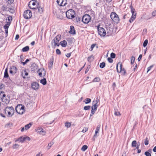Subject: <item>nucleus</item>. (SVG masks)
<instances>
[{"instance_id":"c03bdc74","label":"nucleus","mask_w":156,"mask_h":156,"mask_svg":"<svg viewBox=\"0 0 156 156\" xmlns=\"http://www.w3.org/2000/svg\"><path fill=\"white\" fill-rule=\"evenodd\" d=\"M90 108V106H86L84 107V109L85 110H89Z\"/></svg>"},{"instance_id":"0eeeda50","label":"nucleus","mask_w":156,"mask_h":156,"mask_svg":"<svg viewBox=\"0 0 156 156\" xmlns=\"http://www.w3.org/2000/svg\"><path fill=\"white\" fill-rule=\"evenodd\" d=\"M32 16V13L31 11L30 10H27L25 11L23 14L24 17L27 19H30Z\"/></svg>"},{"instance_id":"c9c22d12","label":"nucleus","mask_w":156,"mask_h":156,"mask_svg":"<svg viewBox=\"0 0 156 156\" xmlns=\"http://www.w3.org/2000/svg\"><path fill=\"white\" fill-rule=\"evenodd\" d=\"M100 80V78L98 77H95L93 80V82H98Z\"/></svg>"},{"instance_id":"09e8293b","label":"nucleus","mask_w":156,"mask_h":156,"mask_svg":"<svg viewBox=\"0 0 156 156\" xmlns=\"http://www.w3.org/2000/svg\"><path fill=\"white\" fill-rule=\"evenodd\" d=\"M41 130V133H40V134L43 135H45L46 133V132L44 130L43 128H42Z\"/></svg>"},{"instance_id":"2f4dec72","label":"nucleus","mask_w":156,"mask_h":156,"mask_svg":"<svg viewBox=\"0 0 156 156\" xmlns=\"http://www.w3.org/2000/svg\"><path fill=\"white\" fill-rule=\"evenodd\" d=\"M40 83L43 85H45L47 83V81L45 78H44L43 79L40 80Z\"/></svg>"},{"instance_id":"5701e85b","label":"nucleus","mask_w":156,"mask_h":156,"mask_svg":"<svg viewBox=\"0 0 156 156\" xmlns=\"http://www.w3.org/2000/svg\"><path fill=\"white\" fill-rule=\"evenodd\" d=\"M10 22H7V24L4 25V28L5 29V30L6 34H7L8 33V29L10 25Z\"/></svg>"},{"instance_id":"a878e982","label":"nucleus","mask_w":156,"mask_h":156,"mask_svg":"<svg viewBox=\"0 0 156 156\" xmlns=\"http://www.w3.org/2000/svg\"><path fill=\"white\" fill-rule=\"evenodd\" d=\"M69 33L71 34H74L75 33V30L73 26H70V30L69 31Z\"/></svg>"},{"instance_id":"aec40b11","label":"nucleus","mask_w":156,"mask_h":156,"mask_svg":"<svg viewBox=\"0 0 156 156\" xmlns=\"http://www.w3.org/2000/svg\"><path fill=\"white\" fill-rule=\"evenodd\" d=\"M28 75V73L27 72L26 69H25L22 70L21 72V75L23 78H25L26 76H27Z\"/></svg>"},{"instance_id":"393cba45","label":"nucleus","mask_w":156,"mask_h":156,"mask_svg":"<svg viewBox=\"0 0 156 156\" xmlns=\"http://www.w3.org/2000/svg\"><path fill=\"white\" fill-rule=\"evenodd\" d=\"M61 45L63 47H66L67 44V42L65 40H63L60 42Z\"/></svg>"},{"instance_id":"de8ad7c7","label":"nucleus","mask_w":156,"mask_h":156,"mask_svg":"<svg viewBox=\"0 0 156 156\" xmlns=\"http://www.w3.org/2000/svg\"><path fill=\"white\" fill-rule=\"evenodd\" d=\"M144 154L146 156H151V153L148 151H146Z\"/></svg>"},{"instance_id":"3c124183","label":"nucleus","mask_w":156,"mask_h":156,"mask_svg":"<svg viewBox=\"0 0 156 156\" xmlns=\"http://www.w3.org/2000/svg\"><path fill=\"white\" fill-rule=\"evenodd\" d=\"M154 66V65H152L148 67L147 69V73H148V71H149Z\"/></svg>"},{"instance_id":"f03ea898","label":"nucleus","mask_w":156,"mask_h":156,"mask_svg":"<svg viewBox=\"0 0 156 156\" xmlns=\"http://www.w3.org/2000/svg\"><path fill=\"white\" fill-rule=\"evenodd\" d=\"M110 16L114 22L116 23H119V18L118 15L115 12H112Z\"/></svg>"},{"instance_id":"4468645a","label":"nucleus","mask_w":156,"mask_h":156,"mask_svg":"<svg viewBox=\"0 0 156 156\" xmlns=\"http://www.w3.org/2000/svg\"><path fill=\"white\" fill-rule=\"evenodd\" d=\"M98 105H97L94 104L92 106V110L90 114V116H91L93 115L96 111Z\"/></svg>"},{"instance_id":"f704fd0d","label":"nucleus","mask_w":156,"mask_h":156,"mask_svg":"<svg viewBox=\"0 0 156 156\" xmlns=\"http://www.w3.org/2000/svg\"><path fill=\"white\" fill-rule=\"evenodd\" d=\"M88 147L86 145H83L82 147L81 150L83 151H85L87 149Z\"/></svg>"},{"instance_id":"cd10ccee","label":"nucleus","mask_w":156,"mask_h":156,"mask_svg":"<svg viewBox=\"0 0 156 156\" xmlns=\"http://www.w3.org/2000/svg\"><path fill=\"white\" fill-rule=\"evenodd\" d=\"M54 141H52L50 142L48 145V146L47 147V148L48 150L49 149L51 146L54 144Z\"/></svg>"},{"instance_id":"c756f323","label":"nucleus","mask_w":156,"mask_h":156,"mask_svg":"<svg viewBox=\"0 0 156 156\" xmlns=\"http://www.w3.org/2000/svg\"><path fill=\"white\" fill-rule=\"evenodd\" d=\"M32 123H30L25 126V129L26 130H27L28 129H29L31 126H32Z\"/></svg>"},{"instance_id":"dca6fc26","label":"nucleus","mask_w":156,"mask_h":156,"mask_svg":"<svg viewBox=\"0 0 156 156\" xmlns=\"http://www.w3.org/2000/svg\"><path fill=\"white\" fill-rule=\"evenodd\" d=\"M38 66L35 63H34L30 66L31 70L32 72H34L37 70L38 68Z\"/></svg>"},{"instance_id":"603ef678","label":"nucleus","mask_w":156,"mask_h":156,"mask_svg":"<svg viewBox=\"0 0 156 156\" xmlns=\"http://www.w3.org/2000/svg\"><path fill=\"white\" fill-rule=\"evenodd\" d=\"M19 147V145L17 144H15L14 145H13V149H15L17 148H18Z\"/></svg>"},{"instance_id":"4d7b16f0","label":"nucleus","mask_w":156,"mask_h":156,"mask_svg":"<svg viewBox=\"0 0 156 156\" xmlns=\"http://www.w3.org/2000/svg\"><path fill=\"white\" fill-rule=\"evenodd\" d=\"M108 60L110 63H112L113 60L111 58H108Z\"/></svg>"},{"instance_id":"72a5a7b5","label":"nucleus","mask_w":156,"mask_h":156,"mask_svg":"<svg viewBox=\"0 0 156 156\" xmlns=\"http://www.w3.org/2000/svg\"><path fill=\"white\" fill-rule=\"evenodd\" d=\"M83 102L85 103L86 104H87L91 102V99L90 98H87L85 99Z\"/></svg>"},{"instance_id":"6ab92c4d","label":"nucleus","mask_w":156,"mask_h":156,"mask_svg":"<svg viewBox=\"0 0 156 156\" xmlns=\"http://www.w3.org/2000/svg\"><path fill=\"white\" fill-rule=\"evenodd\" d=\"M54 62V58L53 56L51 58L48 64V68L49 69H51L52 67V66Z\"/></svg>"},{"instance_id":"8fccbe9b","label":"nucleus","mask_w":156,"mask_h":156,"mask_svg":"<svg viewBox=\"0 0 156 156\" xmlns=\"http://www.w3.org/2000/svg\"><path fill=\"white\" fill-rule=\"evenodd\" d=\"M111 57L112 58H114L115 57V54L114 53H112L111 54Z\"/></svg>"},{"instance_id":"f8f14e48","label":"nucleus","mask_w":156,"mask_h":156,"mask_svg":"<svg viewBox=\"0 0 156 156\" xmlns=\"http://www.w3.org/2000/svg\"><path fill=\"white\" fill-rule=\"evenodd\" d=\"M37 73L41 76H44L46 75V71L43 68H41L38 70Z\"/></svg>"},{"instance_id":"6e6d98bb","label":"nucleus","mask_w":156,"mask_h":156,"mask_svg":"<svg viewBox=\"0 0 156 156\" xmlns=\"http://www.w3.org/2000/svg\"><path fill=\"white\" fill-rule=\"evenodd\" d=\"M99 102V100L97 99V100H96L95 101H93V103H94V104H96L97 105H99V104H98V103Z\"/></svg>"},{"instance_id":"4be33fe9","label":"nucleus","mask_w":156,"mask_h":156,"mask_svg":"<svg viewBox=\"0 0 156 156\" xmlns=\"http://www.w3.org/2000/svg\"><path fill=\"white\" fill-rule=\"evenodd\" d=\"M106 28L107 34H108V35L111 34L113 31V29L112 28H111L110 27L108 26L106 27Z\"/></svg>"},{"instance_id":"f257e3e1","label":"nucleus","mask_w":156,"mask_h":156,"mask_svg":"<svg viewBox=\"0 0 156 156\" xmlns=\"http://www.w3.org/2000/svg\"><path fill=\"white\" fill-rule=\"evenodd\" d=\"M3 112L6 115L8 116L11 117L14 114V109L12 106H7L3 110Z\"/></svg>"},{"instance_id":"bb28decb","label":"nucleus","mask_w":156,"mask_h":156,"mask_svg":"<svg viewBox=\"0 0 156 156\" xmlns=\"http://www.w3.org/2000/svg\"><path fill=\"white\" fill-rule=\"evenodd\" d=\"M9 77V76L8 73V69L7 68H6L5 69L4 77L5 78H8Z\"/></svg>"},{"instance_id":"a211bd4d","label":"nucleus","mask_w":156,"mask_h":156,"mask_svg":"<svg viewBox=\"0 0 156 156\" xmlns=\"http://www.w3.org/2000/svg\"><path fill=\"white\" fill-rule=\"evenodd\" d=\"M17 72V68L14 66H12L10 69V73L12 74H15Z\"/></svg>"},{"instance_id":"864d4df0","label":"nucleus","mask_w":156,"mask_h":156,"mask_svg":"<svg viewBox=\"0 0 156 156\" xmlns=\"http://www.w3.org/2000/svg\"><path fill=\"white\" fill-rule=\"evenodd\" d=\"M56 54L58 55H60L61 54V52L59 50V49H57L56 50Z\"/></svg>"},{"instance_id":"1a4fd4ad","label":"nucleus","mask_w":156,"mask_h":156,"mask_svg":"<svg viewBox=\"0 0 156 156\" xmlns=\"http://www.w3.org/2000/svg\"><path fill=\"white\" fill-rule=\"evenodd\" d=\"M131 8V11L132 13V16L130 18L129 21L130 23H131L135 19L136 17V13L135 12V9L133 8L132 6H130Z\"/></svg>"},{"instance_id":"423d86ee","label":"nucleus","mask_w":156,"mask_h":156,"mask_svg":"<svg viewBox=\"0 0 156 156\" xmlns=\"http://www.w3.org/2000/svg\"><path fill=\"white\" fill-rule=\"evenodd\" d=\"M75 12L72 9H69L66 12V17L69 19H72L74 17Z\"/></svg>"},{"instance_id":"412c9836","label":"nucleus","mask_w":156,"mask_h":156,"mask_svg":"<svg viewBox=\"0 0 156 156\" xmlns=\"http://www.w3.org/2000/svg\"><path fill=\"white\" fill-rule=\"evenodd\" d=\"M1 99L3 102H4L6 104L9 103L10 101L9 99H7L5 95V97H2Z\"/></svg>"},{"instance_id":"2eb2a0df","label":"nucleus","mask_w":156,"mask_h":156,"mask_svg":"<svg viewBox=\"0 0 156 156\" xmlns=\"http://www.w3.org/2000/svg\"><path fill=\"white\" fill-rule=\"evenodd\" d=\"M32 88L34 90H37L39 87V85L38 83L37 82H33L31 84Z\"/></svg>"},{"instance_id":"e2e57ef3","label":"nucleus","mask_w":156,"mask_h":156,"mask_svg":"<svg viewBox=\"0 0 156 156\" xmlns=\"http://www.w3.org/2000/svg\"><path fill=\"white\" fill-rule=\"evenodd\" d=\"M95 46V44H92L91 45V47H90L91 51L92 50L93 48Z\"/></svg>"},{"instance_id":"c85d7f7f","label":"nucleus","mask_w":156,"mask_h":156,"mask_svg":"<svg viewBox=\"0 0 156 156\" xmlns=\"http://www.w3.org/2000/svg\"><path fill=\"white\" fill-rule=\"evenodd\" d=\"M17 141H19L20 142L22 143L24 141H25L24 136H21L19 138H18L16 140Z\"/></svg>"},{"instance_id":"49530a36","label":"nucleus","mask_w":156,"mask_h":156,"mask_svg":"<svg viewBox=\"0 0 156 156\" xmlns=\"http://www.w3.org/2000/svg\"><path fill=\"white\" fill-rule=\"evenodd\" d=\"M65 126L67 128H69L71 126V123L69 122H66L65 123Z\"/></svg>"},{"instance_id":"7ed1b4c3","label":"nucleus","mask_w":156,"mask_h":156,"mask_svg":"<svg viewBox=\"0 0 156 156\" xmlns=\"http://www.w3.org/2000/svg\"><path fill=\"white\" fill-rule=\"evenodd\" d=\"M16 112L20 114H23L24 112V106L22 105H18L16 108Z\"/></svg>"},{"instance_id":"6e6552de","label":"nucleus","mask_w":156,"mask_h":156,"mask_svg":"<svg viewBox=\"0 0 156 156\" xmlns=\"http://www.w3.org/2000/svg\"><path fill=\"white\" fill-rule=\"evenodd\" d=\"M91 20L90 16L88 14L84 15L82 18L83 22L85 24H87Z\"/></svg>"},{"instance_id":"052dcab7","label":"nucleus","mask_w":156,"mask_h":156,"mask_svg":"<svg viewBox=\"0 0 156 156\" xmlns=\"http://www.w3.org/2000/svg\"><path fill=\"white\" fill-rule=\"evenodd\" d=\"M24 138L26 140H27L28 141H30V138L28 136H24Z\"/></svg>"},{"instance_id":"79ce46f5","label":"nucleus","mask_w":156,"mask_h":156,"mask_svg":"<svg viewBox=\"0 0 156 156\" xmlns=\"http://www.w3.org/2000/svg\"><path fill=\"white\" fill-rule=\"evenodd\" d=\"M5 94H4V92H0V99H1L2 97H5Z\"/></svg>"},{"instance_id":"69168bd1","label":"nucleus","mask_w":156,"mask_h":156,"mask_svg":"<svg viewBox=\"0 0 156 156\" xmlns=\"http://www.w3.org/2000/svg\"><path fill=\"white\" fill-rule=\"evenodd\" d=\"M142 55H140L139 56L138 58V60L139 61H140V60H141V59L142 58Z\"/></svg>"},{"instance_id":"ea45409f","label":"nucleus","mask_w":156,"mask_h":156,"mask_svg":"<svg viewBox=\"0 0 156 156\" xmlns=\"http://www.w3.org/2000/svg\"><path fill=\"white\" fill-rule=\"evenodd\" d=\"M42 128L41 127H38L36 129V131L39 133H41V130Z\"/></svg>"},{"instance_id":"37998d69","label":"nucleus","mask_w":156,"mask_h":156,"mask_svg":"<svg viewBox=\"0 0 156 156\" xmlns=\"http://www.w3.org/2000/svg\"><path fill=\"white\" fill-rule=\"evenodd\" d=\"M148 142H149V139L147 137H146V139L144 141L145 144L146 145H148Z\"/></svg>"},{"instance_id":"9d476101","label":"nucleus","mask_w":156,"mask_h":156,"mask_svg":"<svg viewBox=\"0 0 156 156\" xmlns=\"http://www.w3.org/2000/svg\"><path fill=\"white\" fill-rule=\"evenodd\" d=\"M98 34L101 36H104L106 34V31L105 29L102 27H98Z\"/></svg>"},{"instance_id":"338daca9","label":"nucleus","mask_w":156,"mask_h":156,"mask_svg":"<svg viewBox=\"0 0 156 156\" xmlns=\"http://www.w3.org/2000/svg\"><path fill=\"white\" fill-rule=\"evenodd\" d=\"M156 11H153L152 13V15L154 17L156 15Z\"/></svg>"},{"instance_id":"774afa93","label":"nucleus","mask_w":156,"mask_h":156,"mask_svg":"<svg viewBox=\"0 0 156 156\" xmlns=\"http://www.w3.org/2000/svg\"><path fill=\"white\" fill-rule=\"evenodd\" d=\"M71 55V53H67L66 55V56L68 58Z\"/></svg>"},{"instance_id":"a18cd8bd","label":"nucleus","mask_w":156,"mask_h":156,"mask_svg":"<svg viewBox=\"0 0 156 156\" xmlns=\"http://www.w3.org/2000/svg\"><path fill=\"white\" fill-rule=\"evenodd\" d=\"M88 130V128L87 127H84L82 131L83 133H85L86 131H87Z\"/></svg>"},{"instance_id":"5fc2aeb1","label":"nucleus","mask_w":156,"mask_h":156,"mask_svg":"<svg viewBox=\"0 0 156 156\" xmlns=\"http://www.w3.org/2000/svg\"><path fill=\"white\" fill-rule=\"evenodd\" d=\"M99 102V100L97 99V100H96L95 101H93V103H94V104H96L97 105H99V104H98V103Z\"/></svg>"},{"instance_id":"f3484780","label":"nucleus","mask_w":156,"mask_h":156,"mask_svg":"<svg viewBox=\"0 0 156 156\" xmlns=\"http://www.w3.org/2000/svg\"><path fill=\"white\" fill-rule=\"evenodd\" d=\"M36 1H32L29 2L28 6L30 9H35V8L33 6L36 5Z\"/></svg>"},{"instance_id":"b1692460","label":"nucleus","mask_w":156,"mask_h":156,"mask_svg":"<svg viewBox=\"0 0 156 156\" xmlns=\"http://www.w3.org/2000/svg\"><path fill=\"white\" fill-rule=\"evenodd\" d=\"M100 127L101 125H98L96 129L95 134L94 136V137H95L97 136V133H99Z\"/></svg>"},{"instance_id":"39448f33","label":"nucleus","mask_w":156,"mask_h":156,"mask_svg":"<svg viewBox=\"0 0 156 156\" xmlns=\"http://www.w3.org/2000/svg\"><path fill=\"white\" fill-rule=\"evenodd\" d=\"M116 69L118 73L121 72L124 75L126 73V70L124 68L122 69V64L121 62H119L117 64Z\"/></svg>"},{"instance_id":"4c0bfd02","label":"nucleus","mask_w":156,"mask_h":156,"mask_svg":"<svg viewBox=\"0 0 156 156\" xmlns=\"http://www.w3.org/2000/svg\"><path fill=\"white\" fill-rule=\"evenodd\" d=\"M105 65V64L104 62L101 63L100 65V67L101 68H104Z\"/></svg>"},{"instance_id":"58836bf2","label":"nucleus","mask_w":156,"mask_h":156,"mask_svg":"<svg viewBox=\"0 0 156 156\" xmlns=\"http://www.w3.org/2000/svg\"><path fill=\"white\" fill-rule=\"evenodd\" d=\"M135 59V57L134 56H132L131 57V63L132 64H133L134 63Z\"/></svg>"},{"instance_id":"bf43d9fd","label":"nucleus","mask_w":156,"mask_h":156,"mask_svg":"<svg viewBox=\"0 0 156 156\" xmlns=\"http://www.w3.org/2000/svg\"><path fill=\"white\" fill-rule=\"evenodd\" d=\"M91 58H92V59H93V57L92 56H90L89 57L87 58V60L88 61H90V60Z\"/></svg>"},{"instance_id":"473e14b6","label":"nucleus","mask_w":156,"mask_h":156,"mask_svg":"<svg viewBox=\"0 0 156 156\" xmlns=\"http://www.w3.org/2000/svg\"><path fill=\"white\" fill-rule=\"evenodd\" d=\"M29 49V47L28 46H26L22 49V51L23 52L28 51Z\"/></svg>"},{"instance_id":"20e7f679","label":"nucleus","mask_w":156,"mask_h":156,"mask_svg":"<svg viewBox=\"0 0 156 156\" xmlns=\"http://www.w3.org/2000/svg\"><path fill=\"white\" fill-rule=\"evenodd\" d=\"M51 117V116L50 115H47V114H44L41 117V118H43V119H45L44 122V124H50L53 123L54 121V120L50 121V122H46L45 121H49L50 120V119Z\"/></svg>"},{"instance_id":"13d9d810","label":"nucleus","mask_w":156,"mask_h":156,"mask_svg":"<svg viewBox=\"0 0 156 156\" xmlns=\"http://www.w3.org/2000/svg\"><path fill=\"white\" fill-rule=\"evenodd\" d=\"M90 68V67L89 65V66L87 67V68L86 69V70L85 71V74L87 73V72L88 71Z\"/></svg>"},{"instance_id":"7c9ffc66","label":"nucleus","mask_w":156,"mask_h":156,"mask_svg":"<svg viewBox=\"0 0 156 156\" xmlns=\"http://www.w3.org/2000/svg\"><path fill=\"white\" fill-rule=\"evenodd\" d=\"M35 9H36V10H37L38 12L40 13H42L43 10V8L40 7H37V8H35Z\"/></svg>"},{"instance_id":"680f3d73","label":"nucleus","mask_w":156,"mask_h":156,"mask_svg":"<svg viewBox=\"0 0 156 156\" xmlns=\"http://www.w3.org/2000/svg\"><path fill=\"white\" fill-rule=\"evenodd\" d=\"M115 115L117 116H119L120 115V113L119 112H115Z\"/></svg>"},{"instance_id":"9b49d317","label":"nucleus","mask_w":156,"mask_h":156,"mask_svg":"<svg viewBox=\"0 0 156 156\" xmlns=\"http://www.w3.org/2000/svg\"><path fill=\"white\" fill-rule=\"evenodd\" d=\"M61 35H59L56 36L53 39V41L54 43L55 46L57 45L58 46H59V44H58V43L61 39Z\"/></svg>"},{"instance_id":"a19ab883","label":"nucleus","mask_w":156,"mask_h":156,"mask_svg":"<svg viewBox=\"0 0 156 156\" xmlns=\"http://www.w3.org/2000/svg\"><path fill=\"white\" fill-rule=\"evenodd\" d=\"M148 43V40L147 39L145 40L143 44V46L144 47H145L147 45Z\"/></svg>"},{"instance_id":"e433bc0d","label":"nucleus","mask_w":156,"mask_h":156,"mask_svg":"<svg viewBox=\"0 0 156 156\" xmlns=\"http://www.w3.org/2000/svg\"><path fill=\"white\" fill-rule=\"evenodd\" d=\"M137 142L136 140H133L132 143V147H136V145Z\"/></svg>"},{"instance_id":"ddd939ff","label":"nucleus","mask_w":156,"mask_h":156,"mask_svg":"<svg viewBox=\"0 0 156 156\" xmlns=\"http://www.w3.org/2000/svg\"><path fill=\"white\" fill-rule=\"evenodd\" d=\"M57 2L59 6H63L67 4V0H57Z\"/></svg>"},{"instance_id":"0e129e2a","label":"nucleus","mask_w":156,"mask_h":156,"mask_svg":"<svg viewBox=\"0 0 156 156\" xmlns=\"http://www.w3.org/2000/svg\"><path fill=\"white\" fill-rule=\"evenodd\" d=\"M12 19V17L11 16H9L8 17V20L9 21H11Z\"/></svg>"}]
</instances>
